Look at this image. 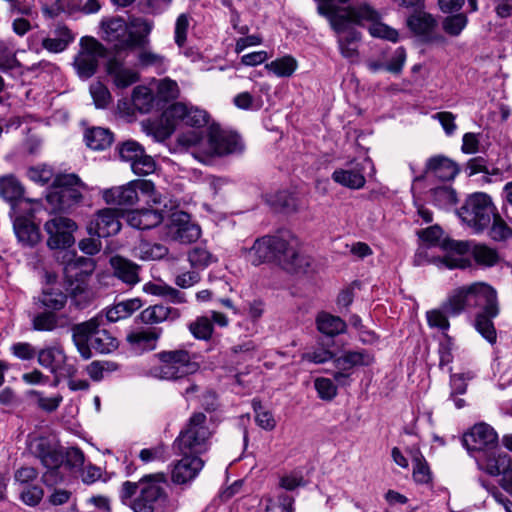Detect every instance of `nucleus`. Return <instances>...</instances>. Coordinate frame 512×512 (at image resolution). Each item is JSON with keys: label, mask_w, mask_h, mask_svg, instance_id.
I'll return each instance as SVG.
<instances>
[{"label": "nucleus", "mask_w": 512, "mask_h": 512, "mask_svg": "<svg viewBox=\"0 0 512 512\" xmlns=\"http://www.w3.org/2000/svg\"><path fill=\"white\" fill-rule=\"evenodd\" d=\"M28 215L17 213L13 221L15 235L19 242L24 246H34L40 239L41 234L39 228L32 222L31 217L36 212L35 207H29L25 211Z\"/></svg>", "instance_id": "4be33fe9"}, {"label": "nucleus", "mask_w": 512, "mask_h": 512, "mask_svg": "<svg viewBox=\"0 0 512 512\" xmlns=\"http://www.w3.org/2000/svg\"><path fill=\"white\" fill-rule=\"evenodd\" d=\"M188 261L194 269L203 270L215 262L216 258L205 247L196 246L189 251Z\"/></svg>", "instance_id": "5fc2aeb1"}, {"label": "nucleus", "mask_w": 512, "mask_h": 512, "mask_svg": "<svg viewBox=\"0 0 512 512\" xmlns=\"http://www.w3.org/2000/svg\"><path fill=\"white\" fill-rule=\"evenodd\" d=\"M30 314L31 325L35 331L50 332L65 326V317L49 310L41 309Z\"/></svg>", "instance_id": "2f4dec72"}, {"label": "nucleus", "mask_w": 512, "mask_h": 512, "mask_svg": "<svg viewBox=\"0 0 512 512\" xmlns=\"http://www.w3.org/2000/svg\"><path fill=\"white\" fill-rule=\"evenodd\" d=\"M117 150L120 159L130 164L137 159V157L142 156V152H144L143 147L134 140L123 142L118 146Z\"/></svg>", "instance_id": "e2e57ef3"}, {"label": "nucleus", "mask_w": 512, "mask_h": 512, "mask_svg": "<svg viewBox=\"0 0 512 512\" xmlns=\"http://www.w3.org/2000/svg\"><path fill=\"white\" fill-rule=\"evenodd\" d=\"M294 499L286 494H280L267 500L266 512H291Z\"/></svg>", "instance_id": "774afa93"}, {"label": "nucleus", "mask_w": 512, "mask_h": 512, "mask_svg": "<svg viewBox=\"0 0 512 512\" xmlns=\"http://www.w3.org/2000/svg\"><path fill=\"white\" fill-rule=\"evenodd\" d=\"M330 25L337 35L341 55L347 59H356L358 57L357 44L361 39V34L342 17L332 19Z\"/></svg>", "instance_id": "a211bd4d"}, {"label": "nucleus", "mask_w": 512, "mask_h": 512, "mask_svg": "<svg viewBox=\"0 0 512 512\" xmlns=\"http://www.w3.org/2000/svg\"><path fill=\"white\" fill-rule=\"evenodd\" d=\"M78 226L70 218L55 216L44 224V230L48 235L47 246L51 250H63L71 247L74 242V232Z\"/></svg>", "instance_id": "ddd939ff"}, {"label": "nucleus", "mask_w": 512, "mask_h": 512, "mask_svg": "<svg viewBox=\"0 0 512 512\" xmlns=\"http://www.w3.org/2000/svg\"><path fill=\"white\" fill-rule=\"evenodd\" d=\"M331 178L335 183L354 190L363 188L366 183L363 168L359 167L358 164L348 168L336 169Z\"/></svg>", "instance_id": "c756f323"}, {"label": "nucleus", "mask_w": 512, "mask_h": 512, "mask_svg": "<svg viewBox=\"0 0 512 512\" xmlns=\"http://www.w3.org/2000/svg\"><path fill=\"white\" fill-rule=\"evenodd\" d=\"M70 282L69 296L71 304L77 309L86 308L93 300V292L86 280H78Z\"/></svg>", "instance_id": "a19ab883"}, {"label": "nucleus", "mask_w": 512, "mask_h": 512, "mask_svg": "<svg viewBox=\"0 0 512 512\" xmlns=\"http://www.w3.org/2000/svg\"><path fill=\"white\" fill-rule=\"evenodd\" d=\"M37 356L38 363L42 367L49 369L51 372L56 371L64 361L63 351L57 347H47L41 349L37 352Z\"/></svg>", "instance_id": "de8ad7c7"}, {"label": "nucleus", "mask_w": 512, "mask_h": 512, "mask_svg": "<svg viewBox=\"0 0 512 512\" xmlns=\"http://www.w3.org/2000/svg\"><path fill=\"white\" fill-rule=\"evenodd\" d=\"M332 359L334 360L333 352L322 345L315 346L310 351H307L302 355L303 361L313 364H323Z\"/></svg>", "instance_id": "0e129e2a"}, {"label": "nucleus", "mask_w": 512, "mask_h": 512, "mask_svg": "<svg viewBox=\"0 0 512 512\" xmlns=\"http://www.w3.org/2000/svg\"><path fill=\"white\" fill-rule=\"evenodd\" d=\"M162 334L161 328H139L127 334L126 340L136 352L154 350Z\"/></svg>", "instance_id": "b1692460"}, {"label": "nucleus", "mask_w": 512, "mask_h": 512, "mask_svg": "<svg viewBox=\"0 0 512 512\" xmlns=\"http://www.w3.org/2000/svg\"><path fill=\"white\" fill-rule=\"evenodd\" d=\"M179 95V87L176 81L169 78L162 79L157 84V92L155 95L157 108H162L164 103L174 100Z\"/></svg>", "instance_id": "09e8293b"}, {"label": "nucleus", "mask_w": 512, "mask_h": 512, "mask_svg": "<svg viewBox=\"0 0 512 512\" xmlns=\"http://www.w3.org/2000/svg\"><path fill=\"white\" fill-rule=\"evenodd\" d=\"M180 311L173 307L156 304L145 308L139 315L144 324H160L165 321H175L180 318Z\"/></svg>", "instance_id": "7c9ffc66"}, {"label": "nucleus", "mask_w": 512, "mask_h": 512, "mask_svg": "<svg viewBox=\"0 0 512 512\" xmlns=\"http://www.w3.org/2000/svg\"><path fill=\"white\" fill-rule=\"evenodd\" d=\"M103 324L104 316L98 314L72 328L73 341L85 360L92 357L91 347L102 354L111 353L118 347L116 338L107 330L100 329Z\"/></svg>", "instance_id": "39448f33"}, {"label": "nucleus", "mask_w": 512, "mask_h": 512, "mask_svg": "<svg viewBox=\"0 0 512 512\" xmlns=\"http://www.w3.org/2000/svg\"><path fill=\"white\" fill-rule=\"evenodd\" d=\"M171 229L174 239L185 244L196 241L201 233L199 226L192 223L189 215L184 212L173 214Z\"/></svg>", "instance_id": "393cba45"}, {"label": "nucleus", "mask_w": 512, "mask_h": 512, "mask_svg": "<svg viewBox=\"0 0 512 512\" xmlns=\"http://www.w3.org/2000/svg\"><path fill=\"white\" fill-rule=\"evenodd\" d=\"M85 184L75 174L58 175L46 195L52 212H67L82 199Z\"/></svg>", "instance_id": "9d476101"}, {"label": "nucleus", "mask_w": 512, "mask_h": 512, "mask_svg": "<svg viewBox=\"0 0 512 512\" xmlns=\"http://www.w3.org/2000/svg\"><path fill=\"white\" fill-rule=\"evenodd\" d=\"M86 145L93 150H105L114 141L113 133L103 127H92L84 134Z\"/></svg>", "instance_id": "ea45409f"}, {"label": "nucleus", "mask_w": 512, "mask_h": 512, "mask_svg": "<svg viewBox=\"0 0 512 512\" xmlns=\"http://www.w3.org/2000/svg\"><path fill=\"white\" fill-rule=\"evenodd\" d=\"M374 360V356L367 350L345 351L333 360L337 369L333 378L339 385H348L354 368L370 366Z\"/></svg>", "instance_id": "2eb2a0df"}, {"label": "nucleus", "mask_w": 512, "mask_h": 512, "mask_svg": "<svg viewBox=\"0 0 512 512\" xmlns=\"http://www.w3.org/2000/svg\"><path fill=\"white\" fill-rule=\"evenodd\" d=\"M488 235L494 241H505L512 237V228L501 217L497 209L488 227Z\"/></svg>", "instance_id": "8fccbe9b"}, {"label": "nucleus", "mask_w": 512, "mask_h": 512, "mask_svg": "<svg viewBox=\"0 0 512 512\" xmlns=\"http://www.w3.org/2000/svg\"><path fill=\"white\" fill-rule=\"evenodd\" d=\"M90 94L93 98L95 106L99 109L107 108L112 101L110 91L101 82H95L91 84Z\"/></svg>", "instance_id": "680f3d73"}, {"label": "nucleus", "mask_w": 512, "mask_h": 512, "mask_svg": "<svg viewBox=\"0 0 512 512\" xmlns=\"http://www.w3.org/2000/svg\"><path fill=\"white\" fill-rule=\"evenodd\" d=\"M475 378V374L472 371L464 373H456L450 375V397L457 395H463L467 391L468 382Z\"/></svg>", "instance_id": "052dcab7"}, {"label": "nucleus", "mask_w": 512, "mask_h": 512, "mask_svg": "<svg viewBox=\"0 0 512 512\" xmlns=\"http://www.w3.org/2000/svg\"><path fill=\"white\" fill-rule=\"evenodd\" d=\"M246 257L253 265L275 261L290 272H305L310 259L299 251V240L290 231L255 240L253 246L245 249Z\"/></svg>", "instance_id": "f03ea898"}, {"label": "nucleus", "mask_w": 512, "mask_h": 512, "mask_svg": "<svg viewBox=\"0 0 512 512\" xmlns=\"http://www.w3.org/2000/svg\"><path fill=\"white\" fill-rule=\"evenodd\" d=\"M38 2L42 13L50 18L58 16L65 10V6L79 7L82 4V0H38Z\"/></svg>", "instance_id": "6e6d98bb"}, {"label": "nucleus", "mask_w": 512, "mask_h": 512, "mask_svg": "<svg viewBox=\"0 0 512 512\" xmlns=\"http://www.w3.org/2000/svg\"><path fill=\"white\" fill-rule=\"evenodd\" d=\"M406 60V52L403 47L396 48L391 56L389 63H386L379 58H370L366 61L367 68L372 73H377L382 70H386L390 73L398 74L401 72Z\"/></svg>", "instance_id": "72a5a7b5"}, {"label": "nucleus", "mask_w": 512, "mask_h": 512, "mask_svg": "<svg viewBox=\"0 0 512 512\" xmlns=\"http://www.w3.org/2000/svg\"><path fill=\"white\" fill-rule=\"evenodd\" d=\"M432 173L435 177L442 181L454 179L458 173V169L454 162L444 156H434L428 159L424 174Z\"/></svg>", "instance_id": "473e14b6"}, {"label": "nucleus", "mask_w": 512, "mask_h": 512, "mask_svg": "<svg viewBox=\"0 0 512 512\" xmlns=\"http://www.w3.org/2000/svg\"><path fill=\"white\" fill-rule=\"evenodd\" d=\"M243 149L244 145L239 135L211 127L207 138V148H201L200 151L207 163L214 156L239 154Z\"/></svg>", "instance_id": "9b49d317"}, {"label": "nucleus", "mask_w": 512, "mask_h": 512, "mask_svg": "<svg viewBox=\"0 0 512 512\" xmlns=\"http://www.w3.org/2000/svg\"><path fill=\"white\" fill-rule=\"evenodd\" d=\"M95 270V262L88 257H76L68 260L64 267V273L68 281L75 279L85 280Z\"/></svg>", "instance_id": "f704fd0d"}, {"label": "nucleus", "mask_w": 512, "mask_h": 512, "mask_svg": "<svg viewBox=\"0 0 512 512\" xmlns=\"http://www.w3.org/2000/svg\"><path fill=\"white\" fill-rule=\"evenodd\" d=\"M496 209L488 194L475 192L466 197L457 215L473 233L481 234L490 226Z\"/></svg>", "instance_id": "0eeeda50"}, {"label": "nucleus", "mask_w": 512, "mask_h": 512, "mask_svg": "<svg viewBox=\"0 0 512 512\" xmlns=\"http://www.w3.org/2000/svg\"><path fill=\"white\" fill-rule=\"evenodd\" d=\"M30 451L37 457L46 471L42 474L43 483L50 487L64 481L62 468L78 469L84 464V454L76 447L63 451L46 437H37L30 442Z\"/></svg>", "instance_id": "7ed1b4c3"}, {"label": "nucleus", "mask_w": 512, "mask_h": 512, "mask_svg": "<svg viewBox=\"0 0 512 512\" xmlns=\"http://www.w3.org/2000/svg\"><path fill=\"white\" fill-rule=\"evenodd\" d=\"M447 315H450L445 307L443 306V310L441 309H433L426 312V319L429 327L438 328L441 331L445 332L449 329L450 323L447 318Z\"/></svg>", "instance_id": "338daca9"}, {"label": "nucleus", "mask_w": 512, "mask_h": 512, "mask_svg": "<svg viewBox=\"0 0 512 512\" xmlns=\"http://www.w3.org/2000/svg\"><path fill=\"white\" fill-rule=\"evenodd\" d=\"M449 247L451 250L456 251L457 255L447 254L440 260V262L449 269L464 267L465 261L461 255L468 251V243L453 241L449 244Z\"/></svg>", "instance_id": "3c124183"}, {"label": "nucleus", "mask_w": 512, "mask_h": 512, "mask_svg": "<svg viewBox=\"0 0 512 512\" xmlns=\"http://www.w3.org/2000/svg\"><path fill=\"white\" fill-rule=\"evenodd\" d=\"M472 255L478 264L484 266H493L499 261L498 252L487 245H475Z\"/></svg>", "instance_id": "bf43d9fd"}, {"label": "nucleus", "mask_w": 512, "mask_h": 512, "mask_svg": "<svg viewBox=\"0 0 512 512\" xmlns=\"http://www.w3.org/2000/svg\"><path fill=\"white\" fill-rule=\"evenodd\" d=\"M183 457L175 463L171 478L174 483L185 484L192 481L202 470L204 462L200 453H180Z\"/></svg>", "instance_id": "5701e85b"}, {"label": "nucleus", "mask_w": 512, "mask_h": 512, "mask_svg": "<svg viewBox=\"0 0 512 512\" xmlns=\"http://www.w3.org/2000/svg\"><path fill=\"white\" fill-rule=\"evenodd\" d=\"M102 37L117 50H126L133 48L135 41L129 26L124 19L120 17L110 18L101 22Z\"/></svg>", "instance_id": "f3484780"}, {"label": "nucleus", "mask_w": 512, "mask_h": 512, "mask_svg": "<svg viewBox=\"0 0 512 512\" xmlns=\"http://www.w3.org/2000/svg\"><path fill=\"white\" fill-rule=\"evenodd\" d=\"M164 219L159 208L132 210L126 214L127 223L136 229L146 230L158 226Z\"/></svg>", "instance_id": "c85d7f7f"}, {"label": "nucleus", "mask_w": 512, "mask_h": 512, "mask_svg": "<svg viewBox=\"0 0 512 512\" xmlns=\"http://www.w3.org/2000/svg\"><path fill=\"white\" fill-rule=\"evenodd\" d=\"M413 463V479L417 484H429L432 481V473L429 465L419 450V448H411L408 450Z\"/></svg>", "instance_id": "79ce46f5"}, {"label": "nucleus", "mask_w": 512, "mask_h": 512, "mask_svg": "<svg viewBox=\"0 0 512 512\" xmlns=\"http://www.w3.org/2000/svg\"><path fill=\"white\" fill-rule=\"evenodd\" d=\"M121 229L117 210L107 208L97 212L88 225V233L99 238L117 234Z\"/></svg>", "instance_id": "412c9836"}, {"label": "nucleus", "mask_w": 512, "mask_h": 512, "mask_svg": "<svg viewBox=\"0 0 512 512\" xmlns=\"http://www.w3.org/2000/svg\"><path fill=\"white\" fill-rule=\"evenodd\" d=\"M407 25L415 34L428 36L433 31L436 22L430 14L416 12L407 19Z\"/></svg>", "instance_id": "c03bdc74"}, {"label": "nucleus", "mask_w": 512, "mask_h": 512, "mask_svg": "<svg viewBox=\"0 0 512 512\" xmlns=\"http://www.w3.org/2000/svg\"><path fill=\"white\" fill-rule=\"evenodd\" d=\"M74 40V36L66 26H58L49 37H43L42 47L52 53L64 51Z\"/></svg>", "instance_id": "c9c22d12"}, {"label": "nucleus", "mask_w": 512, "mask_h": 512, "mask_svg": "<svg viewBox=\"0 0 512 512\" xmlns=\"http://www.w3.org/2000/svg\"><path fill=\"white\" fill-rule=\"evenodd\" d=\"M113 274L124 284L133 287L140 282L141 267L122 256H114L110 259Z\"/></svg>", "instance_id": "a878e982"}, {"label": "nucleus", "mask_w": 512, "mask_h": 512, "mask_svg": "<svg viewBox=\"0 0 512 512\" xmlns=\"http://www.w3.org/2000/svg\"><path fill=\"white\" fill-rule=\"evenodd\" d=\"M168 253V248L159 243L141 241L134 249V255L144 261L162 259Z\"/></svg>", "instance_id": "49530a36"}, {"label": "nucleus", "mask_w": 512, "mask_h": 512, "mask_svg": "<svg viewBox=\"0 0 512 512\" xmlns=\"http://www.w3.org/2000/svg\"><path fill=\"white\" fill-rule=\"evenodd\" d=\"M106 72L112 79L113 84L124 89L139 80V74L136 70L124 65L123 62L112 58L106 64Z\"/></svg>", "instance_id": "bb28decb"}, {"label": "nucleus", "mask_w": 512, "mask_h": 512, "mask_svg": "<svg viewBox=\"0 0 512 512\" xmlns=\"http://www.w3.org/2000/svg\"><path fill=\"white\" fill-rule=\"evenodd\" d=\"M143 306L140 298H131L114 304L106 310L104 319L108 322H117L130 317Z\"/></svg>", "instance_id": "e433bc0d"}, {"label": "nucleus", "mask_w": 512, "mask_h": 512, "mask_svg": "<svg viewBox=\"0 0 512 512\" xmlns=\"http://www.w3.org/2000/svg\"><path fill=\"white\" fill-rule=\"evenodd\" d=\"M179 145L189 149L194 148L195 151L193 155L199 161L205 163V157L201 153V148H207V139L203 138V134L201 131L193 130L182 133L178 136L177 139Z\"/></svg>", "instance_id": "37998d69"}, {"label": "nucleus", "mask_w": 512, "mask_h": 512, "mask_svg": "<svg viewBox=\"0 0 512 512\" xmlns=\"http://www.w3.org/2000/svg\"><path fill=\"white\" fill-rule=\"evenodd\" d=\"M153 28V23L144 18H135L131 21V34L134 38L133 47L142 46Z\"/></svg>", "instance_id": "864d4df0"}, {"label": "nucleus", "mask_w": 512, "mask_h": 512, "mask_svg": "<svg viewBox=\"0 0 512 512\" xmlns=\"http://www.w3.org/2000/svg\"><path fill=\"white\" fill-rule=\"evenodd\" d=\"M462 442L475 460L477 455L486 454L498 446V435L490 425L481 423L474 425L469 432L465 433Z\"/></svg>", "instance_id": "4468645a"}, {"label": "nucleus", "mask_w": 512, "mask_h": 512, "mask_svg": "<svg viewBox=\"0 0 512 512\" xmlns=\"http://www.w3.org/2000/svg\"><path fill=\"white\" fill-rule=\"evenodd\" d=\"M475 461L481 471L490 476L502 475V480L512 473L511 457L498 446L486 452V454L477 455Z\"/></svg>", "instance_id": "6ab92c4d"}, {"label": "nucleus", "mask_w": 512, "mask_h": 512, "mask_svg": "<svg viewBox=\"0 0 512 512\" xmlns=\"http://www.w3.org/2000/svg\"><path fill=\"white\" fill-rule=\"evenodd\" d=\"M451 316H458L466 310H475L474 327L490 344L496 343L497 333L493 323L500 314L498 294L494 287L485 282H474L456 288L444 303Z\"/></svg>", "instance_id": "f257e3e1"}, {"label": "nucleus", "mask_w": 512, "mask_h": 512, "mask_svg": "<svg viewBox=\"0 0 512 512\" xmlns=\"http://www.w3.org/2000/svg\"><path fill=\"white\" fill-rule=\"evenodd\" d=\"M211 421L202 412L193 413L174 442L179 453H204L213 434Z\"/></svg>", "instance_id": "1a4fd4ad"}, {"label": "nucleus", "mask_w": 512, "mask_h": 512, "mask_svg": "<svg viewBox=\"0 0 512 512\" xmlns=\"http://www.w3.org/2000/svg\"><path fill=\"white\" fill-rule=\"evenodd\" d=\"M165 483L164 473L145 475L138 482L125 481L120 488V500L134 512H154L157 501L165 494Z\"/></svg>", "instance_id": "20e7f679"}, {"label": "nucleus", "mask_w": 512, "mask_h": 512, "mask_svg": "<svg viewBox=\"0 0 512 512\" xmlns=\"http://www.w3.org/2000/svg\"><path fill=\"white\" fill-rule=\"evenodd\" d=\"M68 296L60 288L47 287L33 298V304L38 309H45L57 313L67 304Z\"/></svg>", "instance_id": "cd10ccee"}, {"label": "nucleus", "mask_w": 512, "mask_h": 512, "mask_svg": "<svg viewBox=\"0 0 512 512\" xmlns=\"http://www.w3.org/2000/svg\"><path fill=\"white\" fill-rule=\"evenodd\" d=\"M159 365L153 367L150 374L161 380L178 381L195 374L199 365L185 349L161 351L156 354Z\"/></svg>", "instance_id": "6e6552de"}, {"label": "nucleus", "mask_w": 512, "mask_h": 512, "mask_svg": "<svg viewBox=\"0 0 512 512\" xmlns=\"http://www.w3.org/2000/svg\"><path fill=\"white\" fill-rule=\"evenodd\" d=\"M317 330L327 336L334 337L346 331V322L339 316L320 312L316 317Z\"/></svg>", "instance_id": "4c0bfd02"}, {"label": "nucleus", "mask_w": 512, "mask_h": 512, "mask_svg": "<svg viewBox=\"0 0 512 512\" xmlns=\"http://www.w3.org/2000/svg\"><path fill=\"white\" fill-rule=\"evenodd\" d=\"M132 103L140 113H148L154 107H157L155 95L151 89L145 86H137L133 90Z\"/></svg>", "instance_id": "a18cd8bd"}, {"label": "nucleus", "mask_w": 512, "mask_h": 512, "mask_svg": "<svg viewBox=\"0 0 512 512\" xmlns=\"http://www.w3.org/2000/svg\"><path fill=\"white\" fill-rule=\"evenodd\" d=\"M266 68L278 77H289L297 68V61L292 56H284L266 64Z\"/></svg>", "instance_id": "603ef678"}, {"label": "nucleus", "mask_w": 512, "mask_h": 512, "mask_svg": "<svg viewBox=\"0 0 512 512\" xmlns=\"http://www.w3.org/2000/svg\"><path fill=\"white\" fill-rule=\"evenodd\" d=\"M208 120L209 115L205 110L176 102L164 110L159 123L153 124L150 130L157 141H163L170 137L180 122L201 128L208 123Z\"/></svg>", "instance_id": "423d86ee"}, {"label": "nucleus", "mask_w": 512, "mask_h": 512, "mask_svg": "<svg viewBox=\"0 0 512 512\" xmlns=\"http://www.w3.org/2000/svg\"><path fill=\"white\" fill-rule=\"evenodd\" d=\"M24 188L13 175L0 177V197L11 203L14 214L22 213L33 205H38L36 200L24 199Z\"/></svg>", "instance_id": "aec40b11"}, {"label": "nucleus", "mask_w": 512, "mask_h": 512, "mask_svg": "<svg viewBox=\"0 0 512 512\" xmlns=\"http://www.w3.org/2000/svg\"><path fill=\"white\" fill-rule=\"evenodd\" d=\"M191 334L199 340H208L213 333V324L208 316H201L188 325Z\"/></svg>", "instance_id": "13d9d810"}, {"label": "nucleus", "mask_w": 512, "mask_h": 512, "mask_svg": "<svg viewBox=\"0 0 512 512\" xmlns=\"http://www.w3.org/2000/svg\"><path fill=\"white\" fill-rule=\"evenodd\" d=\"M340 17L346 19L347 23L354 27L355 25H362L365 21H369L372 24L378 19L379 15L369 5H360L358 7L342 9Z\"/></svg>", "instance_id": "58836bf2"}, {"label": "nucleus", "mask_w": 512, "mask_h": 512, "mask_svg": "<svg viewBox=\"0 0 512 512\" xmlns=\"http://www.w3.org/2000/svg\"><path fill=\"white\" fill-rule=\"evenodd\" d=\"M468 24V18L464 13H456L445 17L442 21V29L450 36H459Z\"/></svg>", "instance_id": "4d7b16f0"}, {"label": "nucleus", "mask_w": 512, "mask_h": 512, "mask_svg": "<svg viewBox=\"0 0 512 512\" xmlns=\"http://www.w3.org/2000/svg\"><path fill=\"white\" fill-rule=\"evenodd\" d=\"M154 184L148 180H134L127 185L107 189L103 198L108 204L131 206L138 201V191L143 194L154 193Z\"/></svg>", "instance_id": "dca6fc26"}, {"label": "nucleus", "mask_w": 512, "mask_h": 512, "mask_svg": "<svg viewBox=\"0 0 512 512\" xmlns=\"http://www.w3.org/2000/svg\"><path fill=\"white\" fill-rule=\"evenodd\" d=\"M191 17L186 14H180L175 22L174 29V41L179 48H183L185 46L187 40V34L190 27Z\"/></svg>", "instance_id": "69168bd1"}, {"label": "nucleus", "mask_w": 512, "mask_h": 512, "mask_svg": "<svg viewBox=\"0 0 512 512\" xmlns=\"http://www.w3.org/2000/svg\"><path fill=\"white\" fill-rule=\"evenodd\" d=\"M104 46L92 37L80 40V50L74 59V67L82 79L92 77L98 67L99 60L105 56Z\"/></svg>", "instance_id": "f8f14e48"}]
</instances>
